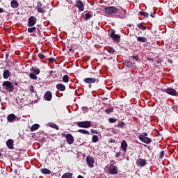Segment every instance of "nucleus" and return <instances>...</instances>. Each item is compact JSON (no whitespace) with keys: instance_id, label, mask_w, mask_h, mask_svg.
Returning a JSON list of instances; mask_svg holds the SVG:
<instances>
[{"instance_id":"nucleus-1","label":"nucleus","mask_w":178,"mask_h":178,"mask_svg":"<svg viewBox=\"0 0 178 178\" xmlns=\"http://www.w3.org/2000/svg\"><path fill=\"white\" fill-rule=\"evenodd\" d=\"M147 136H148V134H147V132L144 133L143 135L139 136V140L145 144H151L152 140L147 137Z\"/></svg>"},{"instance_id":"nucleus-2","label":"nucleus","mask_w":178,"mask_h":178,"mask_svg":"<svg viewBox=\"0 0 178 178\" xmlns=\"http://www.w3.org/2000/svg\"><path fill=\"white\" fill-rule=\"evenodd\" d=\"M78 127H82L83 129H90L91 127V121H83L77 122Z\"/></svg>"},{"instance_id":"nucleus-3","label":"nucleus","mask_w":178,"mask_h":178,"mask_svg":"<svg viewBox=\"0 0 178 178\" xmlns=\"http://www.w3.org/2000/svg\"><path fill=\"white\" fill-rule=\"evenodd\" d=\"M3 87H6V89L8 90L10 92L13 91L15 86L10 81H6L3 83Z\"/></svg>"},{"instance_id":"nucleus-4","label":"nucleus","mask_w":178,"mask_h":178,"mask_svg":"<svg viewBox=\"0 0 178 178\" xmlns=\"http://www.w3.org/2000/svg\"><path fill=\"white\" fill-rule=\"evenodd\" d=\"M104 10L105 13H108V15H113L115 13H118V8H115L114 6L106 7Z\"/></svg>"},{"instance_id":"nucleus-5","label":"nucleus","mask_w":178,"mask_h":178,"mask_svg":"<svg viewBox=\"0 0 178 178\" xmlns=\"http://www.w3.org/2000/svg\"><path fill=\"white\" fill-rule=\"evenodd\" d=\"M64 137H65V140L67 143V144H69V145H72V144H73V143H74V138L73 137V136L70 134H67L66 135H64Z\"/></svg>"},{"instance_id":"nucleus-6","label":"nucleus","mask_w":178,"mask_h":178,"mask_svg":"<svg viewBox=\"0 0 178 178\" xmlns=\"http://www.w3.org/2000/svg\"><path fill=\"white\" fill-rule=\"evenodd\" d=\"M86 162L89 168H94V163H95V160L91 156H87Z\"/></svg>"},{"instance_id":"nucleus-7","label":"nucleus","mask_w":178,"mask_h":178,"mask_svg":"<svg viewBox=\"0 0 178 178\" xmlns=\"http://www.w3.org/2000/svg\"><path fill=\"white\" fill-rule=\"evenodd\" d=\"M37 23V18L34 16H31L29 17L28 21V26L29 27H33Z\"/></svg>"},{"instance_id":"nucleus-8","label":"nucleus","mask_w":178,"mask_h":178,"mask_svg":"<svg viewBox=\"0 0 178 178\" xmlns=\"http://www.w3.org/2000/svg\"><path fill=\"white\" fill-rule=\"evenodd\" d=\"M109 173L110 175H118V167L111 164L109 166Z\"/></svg>"},{"instance_id":"nucleus-9","label":"nucleus","mask_w":178,"mask_h":178,"mask_svg":"<svg viewBox=\"0 0 178 178\" xmlns=\"http://www.w3.org/2000/svg\"><path fill=\"white\" fill-rule=\"evenodd\" d=\"M76 6L80 12H83V10H84V4H83V1L81 0H77L76 1Z\"/></svg>"},{"instance_id":"nucleus-10","label":"nucleus","mask_w":178,"mask_h":178,"mask_svg":"<svg viewBox=\"0 0 178 178\" xmlns=\"http://www.w3.org/2000/svg\"><path fill=\"white\" fill-rule=\"evenodd\" d=\"M164 92H166L167 94H169L170 95H177V92L172 88L165 89Z\"/></svg>"},{"instance_id":"nucleus-11","label":"nucleus","mask_w":178,"mask_h":178,"mask_svg":"<svg viewBox=\"0 0 178 178\" xmlns=\"http://www.w3.org/2000/svg\"><path fill=\"white\" fill-rule=\"evenodd\" d=\"M36 9L39 13H45V8L41 4V3H38Z\"/></svg>"},{"instance_id":"nucleus-12","label":"nucleus","mask_w":178,"mask_h":178,"mask_svg":"<svg viewBox=\"0 0 178 178\" xmlns=\"http://www.w3.org/2000/svg\"><path fill=\"white\" fill-rule=\"evenodd\" d=\"M83 81L87 84H92V83L97 82V79L95 78H85Z\"/></svg>"},{"instance_id":"nucleus-13","label":"nucleus","mask_w":178,"mask_h":178,"mask_svg":"<svg viewBox=\"0 0 178 178\" xmlns=\"http://www.w3.org/2000/svg\"><path fill=\"white\" fill-rule=\"evenodd\" d=\"M110 37L113 38L114 41H120V35L115 34V31L111 33Z\"/></svg>"},{"instance_id":"nucleus-14","label":"nucleus","mask_w":178,"mask_h":178,"mask_svg":"<svg viewBox=\"0 0 178 178\" xmlns=\"http://www.w3.org/2000/svg\"><path fill=\"white\" fill-rule=\"evenodd\" d=\"M45 101H51L52 99V93L49 91H47L44 96Z\"/></svg>"},{"instance_id":"nucleus-15","label":"nucleus","mask_w":178,"mask_h":178,"mask_svg":"<svg viewBox=\"0 0 178 178\" xmlns=\"http://www.w3.org/2000/svg\"><path fill=\"white\" fill-rule=\"evenodd\" d=\"M137 165L141 167L145 166V165H147V161L144 159H139L137 161Z\"/></svg>"},{"instance_id":"nucleus-16","label":"nucleus","mask_w":178,"mask_h":178,"mask_svg":"<svg viewBox=\"0 0 178 178\" xmlns=\"http://www.w3.org/2000/svg\"><path fill=\"white\" fill-rule=\"evenodd\" d=\"M16 120V115H15V114H10L8 115L7 117V120L8 122H15V120Z\"/></svg>"},{"instance_id":"nucleus-17","label":"nucleus","mask_w":178,"mask_h":178,"mask_svg":"<svg viewBox=\"0 0 178 178\" xmlns=\"http://www.w3.org/2000/svg\"><path fill=\"white\" fill-rule=\"evenodd\" d=\"M6 145L10 149H13V140L9 139L6 142Z\"/></svg>"},{"instance_id":"nucleus-18","label":"nucleus","mask_w":178,"mask_h":178,"mask_svg":"<svg viewBox=\"0 0 178 178\" xmlns=\"http://www.w3.org/2000/svg\"><path fill=\"white\" fill-rule=\"evenodd\" d=\"M121 148L124 152H126L127 149V143L124 140H123L121 143Z\"/></svg>"},{"instance_id":"nucleus-19","label":"nucleus","mask_w":178,"mask_h":178,"mask_svg":"<svg viewBox=\"0 0 178 178\" xmlns=\"http://www.w3.org/2000/svg\"><path fill=\"white\" fill-rule=\"evenodd\" d=\"M57 90H59V91H65L66 90V86L62 83H58L56 85Z\"/></svg>"},{"instance_id":"nucleus-20","label":"nucleus","mask_w":178,"mask_h":178,"mask_svg":"<svg viewBox=\"0 0 178 178\" xmlns=\"http://www.w3.org/2000/svg\"><path fill=\"white\" fill-rule=\"evenodd\" d=\"M31 72L33 74H40V69L37 68V67H32L31 68Z\"/></svg>"},{"instance_id":"nucleus-21","label":"nucleus","mask_w":178,"mask_h":178,"mask_svg":"<svg viewBox=\"0 0 178 178\" xmlns=\"http://www.w3.org/2000/svg\"><path fill=\"white\" fill-rule=\"evenodd\" d=\"M9 76H10V72L8 70H5L3 73V79H9Z\"/></svg>"},{"instance_id":"nucleus-22","label":"nucleus","mask_w":178,"mask_h":178,"mask_svg":"<svg viewBox=\"0 0 178 178\" xmlns=\"http://www.w3.org/2000/svg\"><path fill=\"white\" fill-rule=\"evenodd\" d=\"M11 8H13L14 9H16V8L19 7V3H17V1L13 0L10 3Z\"/></svg>"},{"instance_id":"nucleus-23","label":"nucleus","mask_w":178,"mask_h":178,"mask_svg":"<svg viewBox=\"0 0 178 178\" xmlns=\"http://www.w3.org/2000/svg\"><path fill=\"white\" fill-rule=\"evenodd\" d=\"M40 128V124H35L31 127V131H35V130H38V129Z\"/></svg>"},{"instance_id":"nucleus-24","label":"nucleus","mask_w":178,"mask_h":178,"mask_svg":"<svg viewBox=\"0 0 178 178\" xmlns=\"http://www.w3.org/2000/svg\"><path fill=\"white\" fill-rule=\"evenodd\" d=\"M73 177V174L71 172H66L64 174L61 178H72Z\"/></svg>"},{"instance_id":"nucleus-25","label":"nucleus","mask_w":178,"mask_h":178,"mask_svg":"<svg viewBox=\"0 0 178 178\" xmlns=\"http://www.w3.org/2000/svg\"><path fill=\"white\" fill-rule=\"evenodd\" d=\"M91 17H92V14L91 13H88L83 15V18L85 19V20L91 19Z\"/></svg>"},{"instance_id":"nucleus-26","label":"nucleus","mask_w":178,"mask_h":178,"mask_svg":"<svg viewBox=\"0 0 178 178\" xmlns=\"http://www.w3.org/2000/svg\"><path fill=\"white\" fill-rule=\"evenodd\" d=\"M41 172H42V173H43V175H51V170H49L47 168L41 169Z\"/></svg>"},{"instance_id":"nucleus-27","label":"nucleus","mask_w":178,"mask_h":178,"mask_svg":"<svg viewBox=\"0 0 178 178\" xmlns=\"http://www.w3.org/2000/svg\"><path fill=\"white\" fill-rule=\"evenodd\" d=\"M137 40L139 41V42H147L146 37H138Z\"/></svg>"},{"instance_id":"nucleus-28","label":"nucleus","mask_w":178,"mask_h":178,"mask_svg":"<svg viewBox=\"0 0 178 178\" xmlns=\"http://www.w3.org/2000/svg\"><path fill=\"white\" fill-rule=\"evenodd\" d=\"M79 133H81V134L88 135L90 134V131L86 129H79L78 130Z\"/></svg>"},{"instance_id":"nucleus-29","label":"nucleus","mask_w":178,"mask_h":178,"mask_svg":"<svg viewBox=\"0 0 178 178\" xmlns=\"http://www.w3.org/2000/svg\"><path fill=\"white\" fill-rule=\"evenodd\" d=\"M49 127H51L52 129H55L56 130H59V127H58V125H56V124L49 123Z\"/></svg>"},{"instance_id":"nucleus-30","label":"nucleus","mask_w":178,"mask_h":178,"mask_svg":"<svg viewBox=\"0 0 178 178\" xmlns=\"http://www.w3.org/2000/svg\"><path fill=\"white\" fill-rule=\"evenodd\" d=\"M92 143H98V141H99V138L97 135H95L92 137Z\"/></svg>"},{"instance_id":"nucleus-31","label":"nucleus","mask_w":178,"mask_h":178,"mask_svg":"<svg viewBox=\"0 0 178 178\" xmlns=\"http://www.w3.org/2000/svg\"><path fill=\"white\" fill-rule=\"evenodd\" d=\"M63 81L64 83H69V76L68 75H64L63 76Z\"/></svg>"},{"instance_id":"nucleus-32","label":"nucleus","mask_w":178,"mask_h":178,"mask_svg":"<svg viewBox=\"0 0 178 178\" xmlns=\"http://www.w3.org/2000/svg\"><path fill=\"white\" fill-rule=\"evenodd\" d=\"M29 77L32 80H37V75H35V74H33V73L30 74Z\"/></svg>"},{"instance_id":"nucleus-33","label":"nucleus","mask_w":178,"mask_h":178,"mask_svg":"<svg viewBox=\"0 0 178 178\" xmlns=\"http://www.w3.org/2000/svg\"><path fill=\"white\" fill-rule=\"evenodd\" d=\"M137 27H138V29L140 30H147V27L143 26L142 24H138Z\"/></svg>"},{"instance_id":"nucleus-34","label":"nucleus","mask_w":178,"mask_h":178,"mask_svg":"<svg viewBox=\"0 0 178 178\" xmlns=\"http://www.w3.org/2000/svg\"><path fill=\"white\" fill-rule=\"evenodd\" d=\"M108 52L109 54H115V49L113 47H108Z\"/></svg>"},{"instance_id":"nucleus-35","label":"nucleus","mask_w":178,"mask_h":178,"mask_svg":"<svg viewBox=\"0 0 178 178\" xmlns=\"http://www.w3.org/2000/svg\"><path fill=\"white\" fill-rule=\"evenodd\" d=\"M34 31H35V27H31L28 29L29 33H34Z\"/></svg>"},{"instance_id":"nucleus-36","label":"nucleus","mask_w":178,"mask_h":178,"mask_svg":"<svg viewBox=\"0 0 178 178\" xmlns=\"http://www.w3.org/2000/svg\"><path fill=\"white\" fill-rule=\"evenodd\" d=\"M141 16H145V17H148V13L145 12H140L139 13Z\"/></svg>"},{"instance_id":"nucleus-37","label":"nucleus","mask_w":178,"mask_h":178,"mask_svg":"<svg viewBox=\"0 0 178 178\" xmlns=\"http://www.w3.org/2000/svg\"><path fill=\"white\" fill-rule=\"evenodd\" d=\"M116 119L115 118H109L108 119V122H109V123H115V122H116Z\"/></svg>"},{"instance_id":"nucleus-38","label":"nucleus","mask_w":178,"mask_h":178,"mask_svg":"<svg viewBox=\"0 0 178 178\" xmlns=\"http://www.w3.org/2000/svg\"><path fill=\"white\" fill-rule=\"evenodd\" d=\"M164 155H165V152H164V151H161V152H160V154H159V158H160V159H162V158H163Z\"/></svg>"},{"instance_id":"nucleus-39","label":"nucleus","mask_w":178,"mask_h":178,"mask_svg":"<svg viewBox=\"0 0 178 178\" xmlns=\"http://www.w3.org/2000/svg\"><path fill=\"white\" fill-rule=\"evenodd\" d=\"M38 58H40V59H44L45 58V56H44V54L39 53L38 54Z\"/></svg>"},{"instance_id":"nucleus-40","label":"nucleus","mask_w":178,"mask_h":178,"mask_svg":"<svg viewBox=\"0 0 178 178\" xmlns=\"http://www.w3.org/2000/svg\"><path fill=\"white\" fill-rule=\"evenodd\" d=\"M29 91H31V92H34V86H33V85L29 86Z\"/></svg>"},{"instance_id":"nucleus-41","label":"nucleus","mask_w":178,"mask_h":178,"mask_svg":"<svg viewBox=\"0 0 178 178\" xmlns=\"http://www.w3.org/2000/svg\"><path fill=\"white\" fill-rule=\"evenodd\" d=\"M118 127H124V122H121L118 123Z\"/></svg>"},{"instance_id":"nucleus-42","label":"nucleus","mask_w":178,"mask_h":178,"mask_svg":"<svg viewBox=\"0 0 178 178\" xmlns=\"http://www.w3.org/2000/svg\"><path fill=\"white\" fill-rule=\"evenodd\" d=\"M131 58L135 59L136 62H138V60H140V58H138V56H132Z\"/></svg>"},{"instance_id":"nucleus-43","label":"nucleus","mask_w":178,"mask_h":178,"mask_svg":"<svg viewBox=\"0 0 178 178\" xmlns=\"http://www.w3.org/2000/svg\"><path fill=\"white\" fill-rule=\"evenodd\" d=\"M92 134H98V131L95 129H91Z\"/></svg>"},{"instance_id":"nucleus-44","label":"nucleus","mask_w":178,"mask_h":178,"mask_svg":"<svg viewBox=\"0 0 178 178\" xmlns=\"http://www.w3.org/2000/svg\"><path fill=\"white\" fill-rule=\"evenodd\" d=\"M106 113H111V112H113L112 109H106Z\"/></svg>"},{"instance_id":"nucleus-45","label":"nucleus","mask_w":178,"mask_h":178,"mask_svg":"<svg viewBox=\"0 0 178 178\" xmlns=\"http://www.w3.org/2000/svg\"><path fill=\"white\" fill-rule=\"evenodd\" d=\"M49 62H55V58H49Z\"/></svg>"},{"instance_id":"nucleus-46","label":"nucleus","mask_w":178,"mask_h":178,"mask_svg":"<svg viewBox=\"0 0 178 178\" xmlns=\"http://www.w3.org/2000/svg\"><path fill=\"white\" fill-rule=\"evenodd\" d=\"M3 12H5V10H3V8H0V13H3Z\"/></svg>"},{"instance_id":"nucleus-47","label":"nucleus","mask_w":178,"mask_h":178,"mask_svg":"<svg viewBox=\"0 0 178 178\" xmlns=\"http://www.w3.org/2000/svg\"><path fill=\"white\" fill-rule=\"evenodd\" d=\"M122 15H126V10H124L123 9H122Z\"/></svg>"},{"instance_id":"nucleus-48","label":"nucleus","mask_w":178,"mask_h":178,"mask_svg":"<svg viewBox=\"0 0 178 178\" xmlns=\"http://www.w3.org/2000/svg\"><path fill=\"white\" fill-rule=\"evenodd\" d=\"M111 165H113V163H115V161L112 160L110 161Z\"/></svg>"},{"instance_id":"nucleus-49","label":"nucleus","mask_w":178,"mask_h":178,"mask_svg":"<svg viewBox=\"0 0 178 178\" xmlns=\"http://www.w3.org/2000/svg\"><path fill=\"white\" fill-rule=\"evenodd\" d=\"M77 178H84V177H83V176H81V175H79V176L77 177Z\"/></svg>"},{"instance_id":"nucleus-50","label":"nucleus","mask_w":178,"mask_h":178,"mask_svg":"<svg viewBox=\"0 0 178 178\" xmlns=\"http://www.w3.org/2000/svg\"><path fill=\"white\" fill-rule=\"evenodd\" d=\"M150 16H151V17H155V15H154V14H151Z\"/></svg>"},{"instance_id":"nucleus-51","label":"nucleus","mask_w":178,"mask_h":178,"mask_svg":"<svg viewBox=\"0 0 178 178\" xmlns=\"http://www.w3.org/2000/svg\"><path fill=\"white\" fill-rule=\"evenodd\" d=\"M119 155H120V153H118L117 154H116V158H118V156H119Z\"/></svg>"},{"instance_id":"nucleus-52","label":"nucleus","mask_w":178,"mask_h":178,"mask_svg":"<svg viewBox=\"0 0 178 178\" xmlns=\"http://www.w3.org/2000/svg\"><path fill=\"white\" fill-rule=\"evenodd\" d=\"M70 51H72V50H73V49H72V48H70V49H69Z\"/></svg>"},{"instance_id":"nucleus-53","label":"nucleus","mask_w":178,"mask_h":178,"mask_svg":"<svg viewBox=\"0 0 178 178\" xmlns=\"http://www.w3.org/2000/svg\"><path fill=\"white\" fill-rule=\"evenodd\" d=\"M2 156V154L0 152V157Z\"/></svg>"},{"instance_id":"nucleus-54","label":"nucleus","mask_w":178,"mask_h":178,"mask_svg":"<svg viewBox=\"0 0 178 178\" xmlns=\"http://www.w3.org/2000/svg\"><path fill=\"white\" fill-rule=\"evenodd\" d=\"M1 101H2V99H1V97H0V102H1Z\"/></svg>"},{"instance_id":"nucleus-55","label":"nucleus","mask_w":178,"mask_h":178,"mask_svg":"<svg viewBox=\"0 0 178 178\" xmlns=\"http://www.w3.org/2000/svg\"><path fill=\"white\" fill-rule=\"evenodd\" d=\"M17 170H15V173H17Z\"/></svg>"}]
</instances>
